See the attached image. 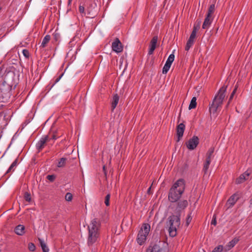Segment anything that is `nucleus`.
I'll use <instances>...</instances> for the list:
<instances>
[{
	"label": "nucleus",
	"instance_id": "6",
	"mask_svg": "<svg viewBox=\"0 0 252 252\" xmlns=\"http://www.w3.org/2000/svg\"><path fill=\"white\" fill-rule=\"evenodd\" d=\"M150 229L151 226L149 224H143L140 230L139 231L136 239L137 243L140 245H142L145 243L147 236L150 231Z\"/></svg>",
	"mask_w": 252,
	"mask_h": 252
},
{
	"label": "nucleus",
	"instance_id": "23",
	"mask_svg": "<svg viewBox=\"0 0 252 252\" xmlns=\"http://www.w3.org/2000/svg\"><path fill=\"white\" fill-rule=\"evenodd\" d=\"M196 97H193L191 100L190 104L189 105V110H191L192 109H194L196 107Z\"/></svg>",
	"mask_w": 252,
	"mask_h": 252
},
{
	"label": "nucleus",
	"instance_id": "35",
	"mask_svg": "<svg viewBox=\"0 0 252 252\" xmlns=\"http://www.w3.org/2000/svg\"><path fill=\"white\" fill-rule=\"evenodd\" d=\"M65 199L67 201H70L72 199V195L70 192H67L65 196Z\"/></svg>",
	"mask_w": 252,
	"mask_h": 252
},
{
	"label": "nucleus",
	"instance_id": "43",
	"mask_svg": "<svg viewBox=\"0 0 252 252\" xmlns=\"http://www.w3.org/2000/svg\"><path fill=\"white\" fill-rule=\"evenodd\" d=\"M196 32H197V31L192 30L189 38L194 40L195 39V38L196 37Z\"/></svg>",
	"mask_w": 252,
	"mask_h": 252
},
{
	"label": "nucleus",
	"instance_id": "51",
	"mask_svg": "<svg viewBox=\"0 0 252 252\" xmlns=\"http://www.w3.org/2000/svg\"><path fill=\"white\" fill-rule=\"evenodd\" d=\"M151 189V187H149V189H148L147 193H149V194L150 192Z\"/></svg>",
	"mask_w": 252,
	"mask_h": 252
},
{
	"label": "nucleus",
	"instance_id": "11",
	"mask_svg": "<svg viewBox=\"0 0 252 252\" xmlns=\"http://www.w3.org/2000/svg\"><path fill=\"white\" fill-rule=\"evenodd\" d=\"M188 205V202L186 200H180L177 203L175 209L176 214H180L181 212L184 210Z\"/></svg>",
	"mask_w": 252,
	"mask_h": 252
},
{
	"label": "nucleus",
	"instance_id": "41",
	"mask_svg": "<svg viewBox=\"0 0 252 252\" xmlns=\"http://www.w3.org/2000/svg\"><path fill=\"white\" fill-rule=\"evenodd\" d=\"M23 55L26 58H29L30 56V53L28 50L24 49L22 51Z\"/></svg>",
	"mask_w": 252,
	"mask_h": 252
},
{
	"label": "nucleus",
	"instance_id": "5",
	"mask_svg": "<svg viewBox=\"0 0 252 252\" xmlns=\"http://www.w3.org/2000/svg\"><path fill=\"white\" fill-rule=\"evenodd\" d=\"M12 86L4 81L0 88V102L6 103L9 101L12 94Z\"/></svg>",
	"mask_w": 252,
	"mask_h": 252
},
{
	"label": "nucleus",
	"instance_id": "45",
	"mask_svg": "<svg viewBox=\"0 0 252 252\" xmlns=\"http://www.w3.org/2000/svg\"><path fill=\"white\" fill-rule=\"evenodd\" d=\"M60 35L58 33H55L54 34V37L55 39L57 41L58 38H59Z\"/></svg>",
	"mask_w": 252,
	"mask_h": 252
},
{
	"label": "nucleus",
	"instance_id": "2",
	"mask_svg": "<svg viewBox=\"0 0 252 252\" xmlns=\"http://www.w3.org/2000/svg\"><path fill=\"white\" fill-rule=\"evenodd\" d=\"M185 188V181L183 179L178 180L170 189L168 198L172 203L177 202L181 198Z\"/></svg>",
	"mask_w": 252,
	"mask_h": 252
},
{
	"label": "nucleus",
	"instance_id": "37",
	"mask_svg": "<svg viewBox=\"0 0 252 252\" xmlns=\"http://www.w3.org/2000/svg\"><path fill=\"white\" fill-rule=\"evenodd\" d=\"M28 249L32 252H33L35 250V246L32 243H30L28 245Z\"/></svg>",
	"mask_w": 252,
	"mask_h": 252
},
{
	"label": "nucleus",
	"instance_id": "49",
	"mask_svg": "<svg viewBox=\"0 0 252 252\" xmlns=\"http://www.w3.org/2000/svg\"><path fill=\"white\" fill-rule=\"evenodd\" d=\"M250 207H252V198L250 200Z\"/></svg>",
	"mask_w": 252,
	"mask_h": 252
},
{
	"label": "nucleus",
	"instance_id": "14",
	"mask_svg": "<svg viewBox=\"0 0 252 252\" xmlns=\"http://www.w3.org/2000/svg\"><path fill=\"white\" fill-rule=\"evenodd\" d=\"M239 198V195L238 193L232 195L227 201V204L228 205V207L233 206Z\"/></svg>",
	"mask_w": 252,
	"mask_h": 252
},
{
	"label": "nucleus",
	"instance_id": "9",
	"mask_svg": "<svg viewBox=\"0 0 252 252\" xmlns=\"http://www.w3.org/2000/svg\"><path fill=\"white\" fill-rule=\"evenodd\" d=\"M112 49L117 53L123 51V45L118 38H116L112 43Z\"/></svg>",
	"mask_w": 252,
	"mask_h": 252
},
{
	"label": "nucleus",
	"instance_id": "17",
	"mask_svg": "<svg viewBox=\"0 0 252 252\" xmlns=\"http://www.w3.org/2000/svg\"><path fill=\"white\" fill-rule=\"evenodd\" d=\"M250 173L248 170L245 172L243 174H241L238 178L236 179V183L237 184H240L248 179V177L250 176Z\"/></svg>",
	"mask_w": 252,
	"mask_h": 252
},
{
	"label": "nucleus",
	"instance_id": "52",
	"mask_svg": "<svg viewBox=\"0 0 252 252\" xmlns=\"http://www.w3.org/2000/svg\"><path fill=\"white\" fill-rule=\"evenodd\" d=\"M72 0H68V5H69L71 3Z\"/></svg>",
	"mask_w": 252,
	"mask_h": 252
},
{
	"label": "nucleus",
	"instance_id": "28",
	"mask_svg": "<svg viewBox=\"0 0 252 252\" xmlns=\"http://www.w3.org/2000/svg\"><path fill=\"white\" fill-rule=\"evenodd\" d=\"M67 158H62L60 159V160L58 162L57 166L58 167H63L66 164Z\"/></svg>",
	"mask_w": 252,
	"mask_h": 252
},
{
	"label": "nucleus",
	"instance_id": "46",
	"mask_svg": "<svg viewBox=\"0 0 252 252\" xmlns=\"http://www.w3.org/2000/svg\"><path fill=\"white\" fill-rule=\"evenodd\" d=\"M47 135H50L49 140L50 139H53V135L52 134V132L50 131Z\"/></svg>",
	"mask_w": 252,
	"mask_h": 252
},
{
	"label": "nucleus",
	"instance_id": "33",
	"mask_svg": "<svg viewBox=\"0 0 252 252\" xmlns=\"http://www.w3.org/2000/svg\"><path fill=\"white\" fill-rule=\"evenodd\" d=\"M24 199L26 201L28 202H31V194L28 192H26L24 194Z\"/></svg>",
	"mask_w": 252,
	"mask_h": 252
},
{
	"label": "nucleus",
	"instance_id": "13",
	"mask_svg": "<svg viewBox=\"0 0 252 252\" xmlns=\"http://www.w3.org/2000/svg\"><path fill=\"white\" fill-rule=\"evenodd\" d=\"M158 40V36H154L151 42L149 45V49L148 51V54L151 55L153 54L154 50H155L157 46V41Z\"/></svg>",
	"mask_w": 252,
	"mask_h": 252
},
{
	"label": "nucleus",
	"instance_id": "20",
	"mask_svg": "<svg viewBox=\"0 0 252 252\" xmlns=\"http://www.w3.org/2000/svg\"><path fill=\"white\" fill-rule=\"evenodd\" d=\"M119 100V96L117 94H115L112 99L111 103V107L112 110H113L116 107Z\"/></svg>",
	"mask_w": 252,
	"mask_h": 252
},
{
	"label": "nucleus",
	"instance_id": "44",
	"mask_svg": "<svg viewBox=\"0 0 252 252\" xmlns=\"http://www.w3.org/2000/svg\"><path fill=\"white\" fill-rule=\"evenodd\" d=\"M52 134L53 135V140H56L60 137V136L58 135L56 131H52Z\"/></svg>",
	"mask_w": 252,
	"mask_h": 252
},
{
	"label": "nucleus",
	"instance_id": "31",
	"mask_svg": "<svg viewBox=\"0 0 252 252\" xmlns=\"http://www.w3.org/2000/svg\"><path fill=\"white\" fill-rule=\"evenodd\" d=\"M201 22L200 20H197L196 21V23H195V24L194 25V27H193V30L197 32L198 30L200 29Z\"/></svg>",
	"mask_w": 252,
	"mask_h": 252
},
{
	"label": "nucleus",
	"instance_id": "42",
	"mask_svg": "<svg viewBox=\"0 0 252 252\" xmlns=\"http://www.w3.org/2000/svg\"><path fill=\"white\" fill-rule=\"evenodd\" d=\"M191 219H192V218H191V213H190L188 215V217H187V220H186V225L187 226L189 225V224L191 222Z\"/></svg>",
	"mask_w": 252,
	"mask_h": 252
},
{
	"label": "nucleus",
	"instance_id": "47",
	"mask_svg": "<svg viewBox=\"0 0 252 252\" xmlns=\"http://www.w3.org/2000/svg\"><path fill=\"white\" fill-rule=\"evenodd\" d=\"M217 224V221H216V219H213L212 220V221H211V224H213V225H216Z\"/></svg>",
	"mask_w": 252,
	"mask_h": 252
},
{
	"label": "nucleus",
	"instance_id": "7",
	"mask_svg": "<svg viewBox=\"0 0 252 252\" xmlns=\"http://www.w3.org/2000/svg\"><path fill=\"white\" fill-rule=\"evenodd\" d=\"M86 11L89 18H93L97 15L98 9L96 3L94 0L90 1Z\"/></svg>",
	"mask_w": 252,
	"mask_h": 252
},
{
	"label": "nucleus",
	"instance_id": "30",
	"mask_svg": "<svg viewBox=\"0 0 252 252\" xmlns=\"http://www.w3.org/2000/svg\"><path fill=\"white\" fill-rule=\"evenodd\" d=\"M238 239L234 238L228 243V246L230 248H233L238 243Z\"/></svg>",
	"mask_w": 252,
	"mask_h": 252
},
{
	"label": "nucleus",
	"instance_id": "18",
	"mask_svg": "<svg viewBox=\"0 0 252 252\" xmlns=\"http://www.w3.org/2000/svg\"><path fill=\"white\" fill-rule=\"evenodd\" d=\"M25 227L22 224H19L16 226L14 229L15 233L20 236L23 235L25 233Z\"/></svg>",
	"mask_w": 252,
	"mask_h": 252
},
{
	"label": "nucleus",
	"instance_id": "34",
	"mask_svg": "<svg viewBox=\"0 0 252 252\" xmlns=\"http://www.w3.org/2000/svg\"><path fill=\"white\" fill-rule=\"evenodd\" d=\"M237 88H238V85L236 84L235 86L234 89L232 91V92L229 97V99L228 102V103H230V101L232 99L234 95L236 93Z\"/></svg>",
	"mask_w": 252,
	"mask_h": 252
},
{
	"label": "nucleus",
	"instance_id": "38",
	"mask_svg": "<svg viewBox=\"0 0 252 252\" xmlns=\"http://www.w3.org/2000/svg\"><path fill=\"white\" fill-rule=\"evenodd\" d=\"M110 194H108L105 197V201H104V203L105 204V205L107 206H109L110 205V203H109V200H110Z\"/></svg>",
	"mask_w": 252,
	"mask_h": 252
},
{
	"label": "nucleus",
	"instance_id": "15",
	"mask_svg": "<svg viewBox=\"0 0 252 252\" xmlns=\"http://www.w3.org/2000/svg\"><path fill=\"white\" fill-rule=\"evenodd\" d=\"M146 252H166V250L158 245L155 244L153 246H150L147 249Z\"/></svg>",
	"mask_w": 252,
	"mask_h": 252
},
{
	"label": "nucleus",
	"instance_id": "24",
	"mask_svg": "<svg viewBox=\"0 0 252 252\" xmlns=\"http://www.w3.org/2000/svg\"><path fill=\"white\" fill-rule=\"evenodd\" d=\"M215 10V4H212L210 5L208 8V12L207 15H208V17H212V15L214 12Z\"/></svg>",
	"mask_w": 252,
	"mask_h": 252
},
{
	"label": "nucleus",
	"instance_id": "32",
	"mask_svg": "<svg viewBox=\"0 0 252 252\" xmlns=\"http://www.w3.org/2000/svg\"><path fill=\"white\" fill-rule=\"evenodd\" d=\"M63 74L62 73L61 75H60L58 78H57L56 79V80L54 81V83H52L50 87H49L50 85L51 84L50 83L48 86V87H49V90H50L57 82H58L61 79V78H62V77L63 76Z\"/></svg>",
	"mask_w": 252,
	"mask_h": 252
},
{
	"label": "nucleus",
	"instance_id": "21",
	"mask_svg": "<svg viewBox=\"0 0 252 252\" xmlns=\"http://www.w3.org/2000/svg\"><path fill=\"white\" fill-rule=\"evenodd\" d=\"M38 241L43 252H49V250L45 242L40 238H38Z\"/></svg>",
	"mask_w": 252,
	"mask_h": 252
},
{
	"label": "nucleus",
	"instance_id": "40",
	"mask_svg": "<svg viewBox=\"0 0 252 252\" xmlns=\"http://www.w3.org/2000/svg\"><path fill=\"white\" fill-rule=\"evenodd\" d=\"M56 178V176L54 175H49L47 176V179L51 182L54 181Z\"/></svg>",
	"mask_w": 252,
	"mask_h": 252
},
{
	"label": "nucleus",
	"instance_id": "19",
	"mask_svg": "<svg viewBox=\"0 0 252 252\" xmlns=\"http://www.w3.org/2000/svg\"><path fill=\"white\" fill-rule=\"evenodd\" d=\"M212 21V17H208V15H206V17H205L204 21L203 23L202 28L203 29H208L210 26L211 25Z\"/></svg>",
	"mask_w": 252,
	"mask_h": 252
},
{
	"label": "nucleus",
	"instance_id": "29",
	"mask_svg": "<svg viewBox=\"0 0 252 252\" xmlns=\"http://www.w3.org/2000/svg\"><path fill=\"white\" fill-rule=\"evenodd\" d=\"M210 163V161L206 160L205 163H204L203 171L204 172V174L207 173Z\"/></svg>",
	"mask_w": 252,
	"mask_h": 252
},
{
	"label": "nucleus",
	"instance_id": "27",
	"mask_svg": "<svg viewBox=\"0 0 252 252\" xmlns=\"http://www.w3.org/2000/svg\"><path fill=\"white\" fill-rule=\"evenodd\" d=\"M18 164V159H16L13 163L11 164V165L9 167L8 169L6 171V173H8L11 171H14V168L17 166Z\"/></svg>",
	"mask_w": 252,
	"mask_h": 252
},
{
	"label": "nucleus",
	"instance_id": "26",
	"mask_svg": "<svg viewBox=\"0 0 252 252\" xmlns=\"http://www.w3.org/2000/svg\"><path fill=\"white\" fill-rule=\"evenodd\" d=\"M193 43H194V40L189 38L188 40L187 41V44H186V45L185 47V50L189 51V50L190 48L192 46Z\"/></svg>",
	"mask_w": 252,
	"mask_h": 252
},
{
	"label": "nucleus",
	"instance_id": "16",
	"mask_svg": "<svg viewBox=\"0 0 252 252\" xmlns=\"http://www.w3.org/2000/svg\"><path fill=\"white\" fill-rule=\"evenodd\" d=\"M185 129V125L183 123H181L177 126V135L178 136L177 141H179L181 138L182 137L184 130Z\"/></svg>",
	"mask_w": 252,
	"mask_h": 252
},
{
	"label": "nucleus",
	"instance_id": "48",
	"mask_svg": "<svg viewBox=\"0 0 252 252\" xmlns=\"http://www.w3.org/2000/svg\"><path fill=\"white\" fill-rule=\"evenodd\" d=\"M103 172H104V173L105 176H106V168H105V165H104L103 167Z\"/></svg>",
	"mask_w": 252,
	"mask_h": 252
},
{
	"label": "nucleus",
	"instance_id": "39",
	"mask_svg": "<svg viewBox=\"0 0 252 252\" xmlns=\"http://www.w3.org/2000/svg\"><path fill=\"white\" fill-rule=\"evenodd\" d=\"M79 11L82 15H85L86 13L85 11V7L83 6L80 5L79 7Z\"/></svg>",
	"mask_w": 252,
	"mask_h": 252
},
{
	"label": "nucleus",
	"instance_id": "50",
	"mask_svg": "<svg viewBox=\"0 0 252 252\" xmlns=\"http://www.w3.org/2000/svg\"><path fill=\"white\" fill-rule=\"evenodd\" d=\"M2 68L1 67H0V75H2Z\"/></svg>",
	"mask_w": 252,
	"mask_h": 252
},
{
	"label": "nucleus",
	"instance_id": "3",
	"mask_svg": "<svg viewBox=\"0 0 252 252\" xmlns=\"http://www.w3.org/2000/svg\"><path fill=\"white\" fill-rule=\"evenodd\" d=\"M227 87L223 86L219 90L218 94L215 96L212 104L210 105L209 110L211 114H215L222 103L225 96V92Z\"/></svg>",
	"mask_w": 252,
	"mask_h": 252
},
{
	"label": "nucleus",
	"instance_id": "25",
	"mask_svg": "<svg viewBox=\"0 0 252 252\" xmlns=\"http://www.w3.org/2000/svg\"><path fill=\"white\" fill-rule=\"evenodd\" d=\"M214 152V149L213 148H211L209 149L208 151L206 154V160H209L211 161V158L212 155Z\"/></svg>",
	"mask_w": 252,
	"mask_h": 252
},
{
	"label": "nucleus",
	"instance_id": "12",
	"mask_svg": "<svg viewBox=\"0 0 252 252\" xmlns=\"http://www.w3.org/2000/svg\"><path fill=\"white\" fill-rule=\"evenodd\" d=\"M50 135H45L41 137L36 145V149L40 152L44 147L45 143L49 141Z\"/></svg>",
	"mask_w": 252,
	"mask_h": 252
},
{
	"label": "nucleus",
	"instance_id": "10",
	"mask_svg": "<svg viewBox=\"0 0 252 252\" xmlns=\"http://www.w3.org/2000/svg\"><path fill=\"white\" fill-rule=\"evenodd\" d=\"M174 58H175V56L173 53L170 54L169 56V57L165 63V64H164V65L162 68V73L163 74H166L167 73V72L168 71V70H169V69L171 67V65L172 63L173 62V61L174 60Z\"/></svg>",
	"mask_w": 252,
	"mask_h": 252
},
{
	"label": "nucleus",
	"instance_id": "22",
	"mask_svg": "<svg viewBox=\"0 0 252 252\" xmlns=\"http://www.w3.org/2000/svg\"><path fill=\"white\" fill-rule=\"evenodd\" d=\"M51 37L50 35L47 34L46 35L43 39L40 47L42 48H44L47 46V43L50 40Z\"/></svg>",
	"mask_w": 252,
	"mask_h": 252
},
{
	"label": "nucleus",
	"instance_id": "4",
	"mask_svg": "<svg viewBox=\"0 0 252 252\" xmlns=\"http://www.w3.org/2000/svg\"><path fill=\"white\" fill-rule=\"evenodd\" d=\"M180 214L173 215L168 218L166 225L169 227V233L171 237L177 234V229L180 225Z\"/></svg>",
	"mask_w": 252,
	"mask_h": 252
},
{
	"label": "nucleus",
	"instance_id": "1",
	"mask_svg": "<svg viewBox=\"0 0 252 252\" xmlns=\"http://www.w3.org/2000/svg\"><path fill=\"white\" fill-rule=\"evenodd\" d=\"M100 228L101 222L97 218L93 219L88 226L87 245L92 250V252H95L97 251L96 246L100 239Z\"/></svg>",
	"mask_w": 252,
	"mask_h": 252
},
{
	"label": "nucleus",
	"instance_id": "36",
	"mask_svg": "<svg viewBox=\"0 0 252 252\" xmlns=\"http://www.w3.org/2000/svg\"><path fill=\"white\" fill-rule=\"evenodd\" d=\"M223 250V247L221 245H219L214 248L212 252H221Z\"/></svg>",
	"mask_w": 252,
	"mask_h": 252
},
{
	"label": "nucleus",
	"instance_id": "8",
	"mask_svg": "<svg viewBox=\"0 0 252 252\" xmlns=\"http://www.w3.org/2000/svg\"><path fill=\"white\" fill-rule=\"evenodd\" d=\"M199 140L197 136H193L191 138L186 142V145L187 148L189 150L195 149L199 144Z\"/></svg>",
	"mask_w": 252,
	"mask_h": 252
}]
</instances>
